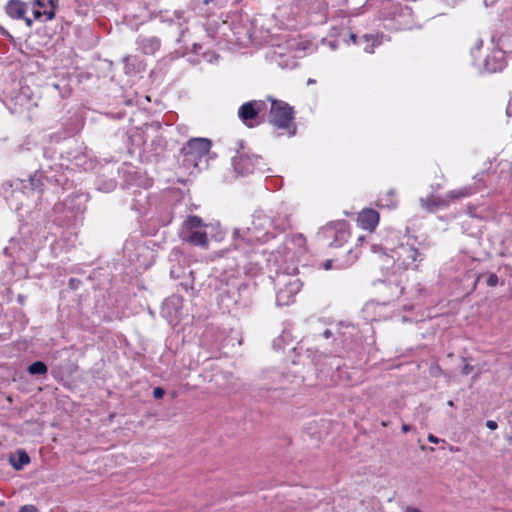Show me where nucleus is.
<instances>
[{
	"instance_id": "f257e3e1",
	"label": "nucleus",
	"mask_w": 512,
	"mask_h": 512,
	"mask_svg": "<svg viewBox=\"0 0 512 512\" xmlns=\"http://www.w3.org/2000/svg\"><path fill=\"white\" fill-rule=\"evenodd\" d=\"M271 223L267 213L256 210L252 215L251 226L234 229L232 239L236 254L232 258L238 270L246 271L248 264H258L255 246L275 237Z\"/></svg>"
},
{
	"instance_id": "f03ea898",
	"label": "nucleus",
	"mask_w": 512,
	"mask_h": 512,
	"mask_svg": "<svg viewBox=\"0 0 512 512\" xmlns=\"http://www.w3.org/2000/svg\"><path fill=\"white\" fill-rule=\"evenodd\" d=\"M306 252V239L302 234H291L285 237L282 245L272 252L268 258V264L275 270H283L290 267L295 271L298 258Z\"/></svg>"
},
{
	"instance_id": "7ed1b4c3",
	"label": "nucleus",
	"mask_w": 512,
	"mask_h": 512,
	"mask_svg": "<svg viewBox=\"0 0 512 512\" xmlns=\"http://www.w3.org/2000/svg\"><path fill=\"white\" fill-rule=\"evenodd\" d=\"M253 286L238 277H229L219 288L218 298L226 309L247 307L251 303Z\"/></svg>"
},
{
	"instance_id": "20e7f679",
	"label": "nucleus",
	"mask_w": 512,
	"mask_h": 512,
	"mask_svg": "<svg viewBox=\"0 0 512 512\" xmlns=\"http://www.w3.org/2000/svg\"><path fill=\"white\" fill-rule=\"evenodd\" d=\"M210 148L211 142L206 138L190 139L181 149L182 165L191 173L206 168Z\"/></svg>"
},
{
	"instance_id": "39448f33",
	"label": "nucleus",
	"mask_w": 512,
	"mask_h": 512,
	"mask_svg": "<svg viewBox=\"0 0 512 512\" xmlns=\"http://www.w3.org/2000/svg\"><path fill=\"white\" fill-rule=\"evenodd\" d=\"M275 271L276 305L288 306L294 303L295 296L302 287V282L292 274L293 271H290V267Z\"/></svg>"
},
{
	"instance_id": "423d86ee",
	"label": "nucleus",
	"mask_w": 512,
	"mask_h": 512,
	"mask_svg": "<svg viewBox=\"0 0 512 512\" xmlns=\"http://www.w3.org/2000/svg\"><path fill=\"white\" fill-rule=\"evenodd\" d=\"M271 103L268 121L277 129L286 130L288 136L292 137L297 133V126L294 122L295 111L287 102L275 99L271 96L267 98Z\"/></svg>"
},
{
	"instance_id": "0eeeda50",
	"label": "nucleus",
	"mask_w": 512,
	"mask_h": 512,
	"mask_svg": "<svg viewBox=\"0 0 512 512\" xmlns=\"http://www.w3.org/2000/svg\"><path fill=\"white\" fill-rule=\"evenodd\" d=\"M316 369L326 377H330L331 382L339 385H350L351 373L347 370L342 359L336 356H323V360L315 361Z\"/></svg>"
},
{
	"instance_id": "6e6552de",
	"label": "nucleus",
	"mask_w": 512,
	"mask_h": 512,
	"mask_svg": "<svg viewBox=\"0 0 512 512\" xmlns=\"http://www.w3.org/2000/svg\"><path fill=\"white\" fill-rule=\"evenodd\" d=\"M415 239L408 237L406 243H400L397 247L390 250L387 256L393 261L397 269L417 268V261L423 260L422 254L415 247Z\"/></svg>"
},
{
	"instance_id": "1a4fd4ad",
	"label": "nucleus",
	"mask_w": 512,
	"mask_h": 512,
	"mask_svg": "<svg viewBox=\"0 0 512 512\" xmlns=\"http://www.w3.org/2000/svg\"><path fill=\"white\" fill-rule=\"evenodd\" d=\"M123 252L137 271L146 270L153 264V252L143 243L127 241L124 244Z\"/></svg>"
},
{
	"instance_id": "9d476101",
	"label": "nucleus",
	"mask_w": 512,
	"mask_h": 512,
	"mask_svg": "<svg viewBox=\"0 0 512 512\" xmlns=\"http://www.w3.org/2000/svg\"><path fill=\"white\" fill-rule=\"evenodd\" d=\"M350 237L349 224L346 221L331 222L320 229L318 238L329 247H342Z\"/></svg>"
},
{
	"instance_id": "9b49d317",
	"label": "nucleus",
	"mask_w": 512,
	"mask_h": 512,
	"mask_svg": "<svg viewBox=\"0 0 512 512\" xmlns=\"http://www.w3.org/2000/svg\"><path fill=\"white\" fill-rule=\"evenodd\" d=\"M372 3L380 2L382 9L385 11V18H389V21L395 22V24H385L386 28L393 29H407L409 23L405 21V18L411 16V11L408 7H401L399 4H394L393 0H369Z\"/></svg>"
},
{
	"instance_id": "f8f14e48",
	"label": "nucleus",
	"mask_w": 512,
	"mask_h": 512,
	"mask_svg": "<svg viewBox=\"0 0 512 512\" xmlns=\"http://www.w3.org/2000/svg\"><path fill=\"white\" fill-rule=\"evenodd\" d=\"M474 192L475 190H473L471 187H463L457 190L449 191L445 197L442 198H434L433 196L421 198L420 204L421 207L425 210L433 212L439 207H446L450 204V202L470 196Z\"/></svg>"
},
{
	"instance_id": "ddd939ff",
	"label": "nucleus",
	"mask_w": 512,
	"mask_h": 512,
	"mask_svg": "<svg viewBox=\"0 0 512 512\" xmlns=\"http://www.w3.org/2000/svg\"><path fill=\"white\" fill-rule=\"evenodd\" d=\"M261 164V157L257 155H249L245 152H238L237 155L232 158L234 171L240 176H246L253 173L255 170L263 172L264 169Z\"/></svg>"
},
{
	"instance_id": "4468645a",
	"label": "nucleus",
	"mask_w": 512,
	"mask_h": 512,
	"mask_svg": "<svg viewBox=\"0 0 512 512\" xmlns=\"http://www.w3.org/2000/svg\"><path fill=\"white\" fill-rule=\"evenodd\" d=\"M266 109L267 103L265 100H251L243 103L239 107L238 117L247 127L252 128L259 124L256 119L258 115L266 111Z\"/></svg>"
},
{
	"instance_id": "2eb2a0df",
	"label": "nucleus",
	"mask_w": 512,
	"mask_h": 512,
	"mask_svg": "<svg viewBox=\"0 0 512 512\" xmlns=\"http://www.w3.org/2000/svg\"><path fill=\"white\" fill-rule=\"evenodd\" d=\"M52 172V166H48V169H46L45 166H42L40 170L36 171L33 175L29 176L28 184L30 186L31 191L41 193L44 190L45 181L62 184L63 176L53 174Z\"/></svg>"
},
{
	"instance_id": "dca6fc26",
	"label": "nucleus",
	"mask_w": 512,
	"mask_h": 512,
	"mask_svg": "<svg viewBox=\"0 0 512 512\" xmlns=\"http://www.w3.org/2000/svg\"><path fill=\"white\" fill-rule=\"evenodd\" d=\"M4 254L15 260L25 263L33 261L36 258V249L27 243L21 244L19 241L11 240L10 244L4 248Z\"/></svg>"
},
{
	"instance_id": "f3484780",
	"label": "nucleus",
	"mask_w": 512,
	"mask_h": 512,
	"mask_svg": "<svg viewBox=\"0 0 512 512\" xmlns=\"http://www.w3.org/2000/svg\"><path fill=\"white\" fill-rule=\"evenodd\" d=\"M269 218L271 220V227L274 232H284L291 226V212L286 205H281L275 211H271Z\"/></svg>"
},
{
	"instance_id": "a211bd4d",
	"label": "nucleus",
	"mask_w": 512,
	"mask_h": 512,
	"mask_svg": "<svg viewBox=\"0 0 512 512\" xmlns=\"http://www.w3.org/2000/svg\"><path fill=\"white\" fill-rule=\"evenodd\" d=\"M170 276L173 279H183L179 285L188 292L194 289V271L181 265L180 263L172 265Z\"/></svg>"
},
{
	"instance_id": "6ab92c4d",
	"label": "nucleus",
	"mask_w": 512,
	"mask_h": 512,
	"mask_svg": "<svg viewBox=\"0 0 512 512\" xmlns=\"http://www.w3.org/2000/svg\"><path fill=\"white\" fill-rule=\"evenodd\" d=\"M181 299L177 296L166 299L161 307V314L170 324H176L180 318Z\"/></svg>"
},
{
	"instance_id": "aec40b11",
	"label": "nucleus",
	"mask_w": 512,
	"mask_h": 512,
	"mask_svg": "<svg viewBox=\"0 0 512 512\" xmlns=\"http://www.w3.org/2000/svg\"><path fill=\"white\" fill-rule=\"evenodd\" d=\"M5 10L9 17L17 20L23 19L28 27L32 26L33 20L25 17L27 11V4L25 2L10 0L5 7Z\"/></svg>"
},
{
	"instance_id": "412c9836",
	"label": "nucleus",
	"mask_w": 512,
	"mask_h": 512,
	"mask_svg": "<svg viewBox=\"0 0 512 512\" xmlns=\"http://www.w3.org/2000/svg\"><path fill=\"white\" fill-rule=\"evenodd\" d=\"M34 5L38 7L33 11L34 19L44 16L46 21H50L55 18L58 0H34Z\"/></svg>"
},
{
	"instance_id": "4be33fe9",
	"label": "nucleus",
	"mask_w": 512,
	"mask_h": 512,
	"mask_svg": "<svg viewBox=\"0 0 512 512\" xmlns=\"http://www.w3.org/2000/svg\"><path fill=\"white\" fill-rule=\"evenodd\" d=\"M87 197L85 194L76 193L68 196L63 201V206L66 210L70 211L73 216L82 214L86 209Z\"/></svg>"
},
{
	"instance_id": "5701e85b",
	"label": "nucleus",
	"mask_w": 512,
	"mask_h": 512,
	"mask_svg": "<svg viewBox=\"0 0 512 512\" xmlns=\"http://www.w3.org/2000/svg\"><path fill=\"white\" fill-rule=\"evenodd\" d=\"M357 223L362 229L373 231L379 223V213L374 209L365 208L359 213Z\"/></svg>"
},
{
	"instance_id": "b1692460",
	"label": "nucleus",
	"mask_w": 512,
	"mask_h": 512,
	"mask_svg": "<svg viewBox=\"0 0 512 512\" xmlns=\"http://www.w3.org/2000/svg\"><path fill=\"white\" fill-rule=\"evenodd\" d=\"M505 65L506 62L502 50H494L484 60V70L490 73L502 71Z\"/></svg>"
},
{
	"instance_id": "393cba45",
	"label": "nucleus",
	"mask_w": 512,
	"mask_h": 512,
	"mask_svg": "<svg viewBox=\"0 0 512 512\" xmlns=\"http://www.w3.org/2000/svg\"><path fill=\"white\" fill-rule=\"evenodd\" d=\"M388 305L389 302L369 301L365 304L363 311L370 320H382L389 317V314L384 311Z\"/></svg>"
},
{
	"instance_id": "a878e982",
	"label": "nucleus",
	"mask_w": 512,
	"mask_h": 512,
	"mask_svg": "<svg viewBox=\"0 0 512 512\" xmlns=\"http://www.w3.org/2000/svg\"><path fill=\"white\" fill-rule=\"evenodd\" d=\"M136 43L138 45V49L141 50V52L146 54V55H153V54H155L159 50V48L161 46V41L156 36H142V35H140L137 38Z\"/></svg>"
},
{
	"instance_id": "bb28decb",
	"label": "nucleus",
	"mask_w": 512,
	"mask_h": 512,
	"mask_svg": "<svg viewBox=\"0 0 512 512\" xmlns=\"http://www.w3.org/2000/svg\"><path fill=\"white\" fill-rule=\"evenodd\" d=\"M77 239L76 234L69 233L51 244V252L54 256H58L63 252H68L71 247L75 246Z\"/></svg>"
},
{
	"instance_id": "cd10ccee",
	"label": "nucleus",
	"mask_w": 512,
	"mask_h": 512,
	"mask_svg": "<svg viewBox=\"0 0 512 512\" xmlns=\"http://www.w3.org/2000/svg\"><path fill=\"white\" fill-rule=\"evenodd\" d=\"M181 236L183 240L195 246L206 247L208 244L207 233L203 228L181 234Z\"/></svg>"
},
{
	"instance_id": "c85d7f7f",
	"label": "nucleus",
	"mask_w": 512,
	"mask_h": 512,
	"mask_svg": "<svg viewBox=\"0 0 512 512\" xmlns=\"http://www.w3.org/2000/svg\"><path fill=\"white\" fill-rule=\"evenodd\" d=\"M384 36L382 34H364L360 37V45L366 53H373L374 48L383 43Z\"/></svg>"
},
{
	"instance_id": "c756f323",
	"label": "nucleus",
	"mask_w": 512,
	"mask_h": 512,
	"mask_svg": "<svg viewBox=\"0 0 512 512\" xmlns=\"http://www.w3.org/2000/svg\"><path fill=\"white\" fill-rule=\"evenodd\" d=\"M29 462L30 457L28 453L23 449L17 450L16 453L11 454L9 457L10 465L17 471L23 469V467Z\"/></svg>"
},
{
	"instance_id": "7c9ffc66",
	"label": "nucleus",
	"mask_w": 512,
	"mask_h": 512,
	"mask_svg": "<svg viewBox=\"0 0 512 512\" xmlns=\"http://www.w3.org/2000/svg\"><path fill=\"white\" fill-rule=\"evenodd\" d=\"M378 205L382 208H395L398 205V196L394 189H389L378 198Z\"/></svg>"
},
{
	"instance_id": "2f4dec72",
	"label": "nucleus",
	"mask_w": 512,
	"mask_h": 512,
	"mask_svg": "<svg viewBox=\"0 0 512 512\" xmlns=\"http://www.w3.org/2000/svg\"><path fill=\"white\" fill-rule=\"evenodd\" d=\"M204 228L203 221L198 216H189L183 223L181 234Z\"/></svg>"
},
{
	"instance_id": "473e14b6",
	"label": "nucleus",
	"mask_w": 512,
	"mask_h": 512,
	"mask_svg": "<svg viewBox=\"0 0 512 512\" xmlns=\"http://www.w3.org/2000/svg\"><path fill=\"white\" fill-rule=\"evenodd\" d=\"M233 375L230 372H221L214 376L216 385L222 389L227 390L232 387Z\"/></svg>"
},
{
	"instance_id": "72a5a7b5",
	"label": "nucleus",
	"mask_w": 512,
	"mask_h": 512,
	"mask_svg": "<svg viewBox=\"0 0 512 512\" xmlns=\"http://www.w3.org/2000/svg\"><path fill=\"white\" fill-rule=\"evenodd\" d=\"M47 370L46 364L42 361H35L27 368L28 373L31 375H43L47 373Z\"/></svg>"
},
{
	"instance_id": "f704fd0d",
	"label": "nucleus",
	"mask_w": 512,
	"mask_h": 512,
	"mask_svg": "<svg viewBox=\"0 0 512 512\" xmlns=\"http://www.w3.org/2000/svg\"><path fill=\"white\" fill-rule=\"evenodd\" d=\"M28 92L29 88L24 87L21 89L19 95L16 97L17 104H19L22 107H25L26 109H30L32 105H36V103H30V100L28 99Z\"/></svg>"
},
{
	"instance_id": "c9c22d12",
	"label": "nucleus",
	"mask_w": 512,
	"mask_h": 512,
	"mask_svg": "<svg viewBox=\"0 0 512 512\" xmlns=\"http://www.w3.org/2000/svg\"><path fill=\"white\" fill-rule=\"evenodd\" d=\"M275 61L281 68H290L291 69V68H294L296 65V62L293 58L284 59V56L281 54L279 55L278 58H275Z\"/></svg>"
},
{
	"instance_id": "e433bc0d",
	"label": "nucleus",
	"mask_w": 512,
	"mask_h": 512,
	"mask_svg": "<svg viewBox=\"0 0 512 512\" xmlns=\"http://www.w3.org/2000/svg\"><path fill=\"white\" fill-rule=\"evenodd\" d=\"M482 46H483V40L482 39H477V41L475 42L474 47L471 49V55L473 57V64H476V53L480 52Z\"/></svg>"
},
{
	"instance_id": "4c0bfd02",
	"label": "nucleus",
	"mask_w": 512,
	"mask_h": 512,
	"mask_svg": "<svg viewBox=\"0 0 512 512\" xmlns=\"http://www.w3.org/2000/svg\"><path fill=\"white\" fill-rule=\"evenodd\" d=\"M486 283L490 287H495L499 283V278L496 274L490 273L487 276Z\"/></svg>"
},
{
	"instance_id": "58836bf2",
	"label": "nucleus",
	"mask_w": 512,
	"mask_h": 512,
	"mask_svg": "<svg viewBox=\"0 0 512 512\" xmlns=\"http://www.w3.org/2000/svg\"><path fill=\"white\" fill-rule=\"evenodd\" d=\"M164 394H165V391H164V389H163V388H161V387H156V388H154V390H153V396H154V398H155V399H160V398H162V397L164 396Z\"/></svg>"
},
{
	"instance_id": "ea45409f",
	"label": "nucleus",
	"mask_w": 512,
	"mask_h": 512,
	"mask_svg": "<svg viewBox=\"0 0 512 512\" xmlns=\"http://www.w3.org/2000/svg\"><path fill=\"white\" fill-rule=\"evenodd\" d=\"M20 512H38L34 505H24L20 508Z\"/></svg>"
},
{
	"instance_id": "a19ab883",
	"label": "nucleus",
	"mask_w": 512,
	"mask_h": 512,
	"mask_svg": "<svg viewBox=\"0 0 512 512\" xmlns=\"http://www.w3.org/2000/svg\"><path fill=\"white\" fill-rule=\"evenodd\" d=\"M349 41L355 45H360V38L355 33L349 34Z\"/></svg>"
},
{
	"instance_id": "79ce46f5",
	"label": "nucleus",
	"mask_w": 512,
	"mask_h": 512,
	"mask_svg": "<svg viewBox=\"0 0 512 512\" xmlns=\"http://www.w3.org/2000/svg\"><path fill=\"white\" fill-rule=\"evenodd\" d=\"M473 366L470 364H465L462 368V374L468 375L473 371Z\"/></svg>"
},
{
	"instance_id": "37998d69",
	"label": "nucleus",
	"mask_w": 512,
	"mask_h": 512,
	"mask_svg": "<svg viewBox=\"0 0 512 512\" xmlns=\"http://www.w3.org/2000/svg\"><path fill=\"white\" fill-rule=\"evenodd\" d=\"M486 427H487L488 429H490V430H496V429H497V427H498V424H497V422H496V421H494V420H488V421L486 422Z\"/></svg>"
},
{
	"instance_id": "c03bdc74",
	"label": "nucleus",
	"mask_w": 512,
	"mask_h": 512,
	"mask_svg": "<svg viewBox=\"0 0 512 512\" xmlns=\"http://www.w3.org/2000/svg\"><path fill=\"white\" fill-rule=\"evenodd\" d=\"M428 441L434 444H438L441 440L434 436L433 434L428 435Z\"/></svg>"
},
{
	"instance_id": "a18cd8bd",
	"label": "nucleus",
	"mask_w": 512,
	"mask_h": 512,
	"mask_svg": "<svg viewBox=\"0 0 512 512\" xmlns=\"http://www.w3.org/2000/svg\"><path fill=\"white\" fill-rule=\"evenodd\" d=\"M441 372H442V371H441V368H440L438 365H437V366H435V367H432V368H431V374H432L433 376H437V375H438V373L440 374Z\"/></svg>"
},
{
	"instance_id": "49530a36",
	"label": "nucleus",
	"mask_w": 512,
	"mask_h": 512,
	"mask_svg": "<svg viewBox=\"0 0 512 512\" xmlns=\"http://www.w3.org/2000/svg\"><path fill=\"white\" fill-rule=\"evenodd\" d=\"M332 264H333V261L332 260H326L324 263H323V268L325 270H329L332 268Z\"/></svg>"
},
{
	"instance_id": "de8ad7c7",
	"label": "nucleus",
	"mask_w": 512,
	"mask_h": 512,
	"mask_svg": "<svg viewBox=\"0 0 512 512\" xmlns=\"http://www.w3.org/2000/svg\"><path fill=\"white\" fill-rule=\"evenodd\" d=\"M184 31L185 29H183L181 26H180V30H179V37L177 38V42L180 43L182 41V37L184 36Z\"/></svg>"
},
{
	"instance_id": "09e8293b",
	"label": "nucleus",
	"mask_w": 512,
	"mask_h": 512,
	"mask_svg": "<svg viewBox=\"0 0 512 512\" xmlns=\"http://www.w3.org/2000/svg\"><path fill=\"white\" fill-rule=\"evenodd\" d=\"M395 290H396V291H395V296H396V297H399V296L403 293V288H402V287H398V286H396V287H395Z\"/></svg>"
},
{
	"instance_id": "8fccbe9b",
	"label": "nucleus",
	"mask_w": 512,
	"mask_h": 512,
	"mask_svg": "<svg viewBox=\"0 0 512 512\" xmlns=\"http://www.w3.org/2000/svg\"><path fill=\"white\" fill-rule=\"evenodd\" d=\"M322 335H323V337H324V338L328 339V338H330V337L332 336V332H331V330L326 329V330L323 332V334H322Z\"/></svg>"
},
{
	"instance_id": "3c124183",
	"label": "nucleus",
	"mask_w": 512,
	"mask_h": 512,
	"mask_svg": "<svg viewBox=\"0 0 512 512\" xmlns=\"http://www.w3.org/2000/svg\"><path fill=\"white\" fill-rule=\"evenodd\" d=\"M410 430H411V425H409V424H403V425H402V431H403L404 433H407V432H409Z\"/></svg>"
},
{
	"instance_id": "603ef678",
	"label": "nucleus",
	"mask_w": 512,
	"mask_h": 512,
	"mask_svg": "<svg viewBox=\"0 0 512 512\" xmlns=\"http://www.w3.org/2000/svg\"><path fill=\"white\" fill-rule=\"evenodd\" d=\"M507 114H508V116L512 115V99L510 100V102L507 106Z\"/></svg>"
},
{
	"instance_id": "864d4df0",
	"label": "nucleus",
	"mask_w": 512,
	"mask_h": 512,
	"mask_svg": "<svg viewBox=\"0 0 512 512\" xmlns=\"http://www.w3.org/2000/svg\"><path fill=\"white\" fill-rule=\"evenodd\" d=\"M405 512H421V510L414 507H407Z\"/></svg>"
},
{
	"instance_id": "5fc2aeb1",
	"label": "nucleus",
	"mask_w": 512,
	"mask_h": 512,
	"mask_svg": "<svg viewBox=\"0 0 512 512\" xmlns=\"http://www.w3.org/2000/svg\"><path fill=\"white\" fill-rule=\"evenodd\" d=\"M329 46L331 49H336V47H337L335 42H330Z\"/></svg>"
},
{
	"instance_id": "6e6d98bb",
	"label": "nucleus",
	"mask_w": 512,
	"mask_h": 512,
	"mask_svg": "<svg viewBox=\"0 0 512 512\" xmlns=\"http://www.w3.org/2000/svg\"><path fill=\"white\" fill-rule=\"evenodd\" d=\"M371 249H372V251H373V252H377V251H378V248H377V246H376V245H372V246H371Z\"/></svg>"
},
{
	"instance_id": "4d7b16f0",
	"label": "nucleus",
	"mask_w": 512,
	"mask_h": 512,
	"mask_svg": "<svg viewBox=\"0 0 512 512\" xmlns=\"http://www.w3.org/2000/svg\"><path fill=\"white\" fill-rule=\"evenodd\" d=\"M450 451H459L458 447H450Z\"/></svg>"
},
{
	"instance_id": "13d9d810",
	"label": "nucleus",
	"mask_w": 512,
	"mask_h": 512,
	"mask_svg": "<svg viewBox=\"0 0 512 512\" xmlns=\"http://www.w3.org/2000/svg\"><path fill=\"white\" fill-rule=\"evenodd\" d=\"M278 341H279V339L274 340V343H273L274 347H276L278 345Z\"/></svg>"
},
{
	"instance_id": "bf43d9fd",
	"label": "nucleus",
	"mask_w": 512,
	"mask_h": 512,
	"mask_svg": "<svg viewBox=\"0 0 512 512\" xmlns=\"http://www.w3.org/2000/svg\"><path fill=\"white\" fill-rule=\"evenodd\" d=\"M448 405H449V406H454V402H453L452 400H449V401H448Z\"/></svg>"
},
{
	"instance_id": "052dcab7",
	"label": "nucleus",
	"mask_w": 512,
	"mask_h": 512,
	"mask_svg": "<svg viewBox=\"0 0 512 512\" xmlns=\"http://www.w3.org/2000/svg\"><path fill=\"white\" fill-rule=\"evenodd\" d=\"M485 5L488 6L491 3V0H485Z\"/></svg>"
},
{
	"instance_id": "680f3d73",
	"label": "nucleus",
	"mask_w": 512,
	"mask_h": 512,
	"mask_svg": "<svg viewBox=\"0 0 512 512\" xmlns=\"http://www.w3.org/2000/svg\"><path fill=\"white\" fill-rule=\"evenodd\" d=\"M311 83H314V80L309 79V80H308V84H311Z\"/></svg>"
},
{
	"instance_id": "e2e57ef3",
	"label": "nucleus",
	"mask_w": 512,
	"mask_h": 512,
	"mask_svg": "<svg viewBox=\"0 0 512 512\" xmlns=\"http://www.w3.org/2000/svg\"><path fill=\"white\" fill-rule=\"evenodd\" d=\"M358 240H359V241H363V240H364V237L360 236V237L358 238Z\"/></svg>"
},
{
	"instance_id": "0e129e2a",
	"label": "nucleus",
	"mask_w": 512,
	"mask_h": 512,
	"mask_svg": "<svg viewBox=\"0 0 512 512\" xmlns=\"http://www.w3.org/2000/svg\"><path fill=\"white\" fill-rule=\"evenodd\" d=\"M355 259H357V256H354V258H353V260L350 262V264H351V263H353Z\"/></svg>"
},
{
	"instance_id": "69168bd1",
	"label": "nucleus",
	"mask_w": 512,
	"mask_h": 512,
	"mask_svg": "<svg viewBox=\"0 0 512 512\" xmlns=\"http://www.w3.org/2000/svg\"><path fill=\"white\" fill-rule=\"evenodd\" d=\"M508 441H509L510 443H512V437H509V438H508Z\"/></svg>"
}]
</instances>
